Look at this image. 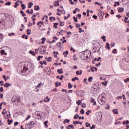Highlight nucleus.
<instances>
[{"mask_svg":"<svg viewBox=\"0 0 129 129\" xmlns=\"http://www.w3.org/2000/svg\"><path fill=\"white\" fill-rule=\"evenodd\" d=\"M80 53H82L81 55V58L82 60H88L90 58V56H91V51L88 49Z\"/></svg>","mask_w":129,"mask_h":129,"instance_id":"f257e3e1","label":"nucleus"},{"mask_svg":"<svg viewBox=\"0 0 129 129\" xmlns=\"http://www.w3.org/2000/svg\"><path fill=\"white\" fill-rule=\"evenodd\" d=\"M92 51L94 53H95V52L99 53V51H100V44H99V42H97L94 44Z\"/></svg>","mask_w":129,"mask_h":129,"instance_id":"f03ea898","label":"nucleus"},{"mask_svg":"<svg viewBox=\"0 0 129 129\" xmlns=\"http://www.w3.org/2000/svg\"><path fill=\"white\" fill-rule=\"evenodd\" d=\"M98 102H99V104H101V105L104 104L105 102V98L104 97V96H103L102 94L100 95L98 98Z\"/></svg>","mask_w":129,"mask_h":129,"instance_id":"7ed1b4c3","label":"nucleus"},{"mask_svg":"<svg viewBox=\"0 0 129 129\" xmlns=\"http://www.w3.org/2000/svg\"><path fill=\"white\" fill-rule=\"evenodd\" d=\"M38 50H39L40 53L44 54L46 52V47L45 46H39L38 47Z\"/></svg>","mask_w":129,"mask_h":129,"instance_id":"20e7f679","label":"nucleus"},{"mask_svg":"<svg viewBox=\"0 0 129 129\" xmlns=\"http://www.w3.org/2000/svg\"><path fill=\"white\" fill-rule=\"evenodd\" d=\"M5 113L6 114V116H4L5 119H7V118H10V117H11V113L10 111H5Z\"/></svg>","mask_w":129,"mask_h":129,"instance_id":"39448f33","label":"nucleus"},{"mask_svg":"<svg viewBox=\"0 0 129 129\" xmlns=\"http://www.w3.org/2000/svg\"><path fill=\"white\" fill-rule=\"evenodd\" d=\"M98 118L100 119V120H102V113L101 112H99L98 113V116H97Z\"/></svg>","mask_w":129,"mask_h":129,"instance_id":"423d86ee","label":"nucleus"},{"mask_svg":"<svg viewBox=\"0 0 129 129\" xmlns=\"http://www.w3.org/2000/svg\"><path fill=\"white\" fill-rule=\"evenodd\" d=\"M25 126L26 129H27V128L30 129V128H32V127H33V126H34L32 125H30L29 124H26Z\"/></svg>","mask_w":129,"mask_h":129,"instance_id":"0eeeda50","label":"nucleus"},{"mask_svg":"<svg viewBox=\"0 0 129 129\" xmlns=\"http://www.w3.org/2000/svg\"><path fill=\"white\" fill-rule=\"evenodd\" d=\"M56 46L59 49H62V42H59L56 43Z\"/></svg>","mask_w":129,"mask_h":129,"instance_id":"6e6552de","label":"nucleus"},{"mask_svg":"<svg viewBox=\"0 0 129 129\" xmlns=\"http://www.w3.org/2000/svg\"><path fill=\"white\" fill-rule=\"evenodd\" d=\"M0 53L1 55H8V53H7V52H6V51L4 49L1 50L0 51Z\"/></svg>","mask_w":129,"mask_h":129,"instance_id":"1a4fd4ad","label":"nucleus"},{"mask_svg":"<svg viewBox=\"0 0 129 129\" xmlns=\"http://www.w3.org/2000/svg\"><path fill=\"white\" fill-rule=\"evenodd\" d=\"M45 60H46V61H47L48 62H52V57H46Z\"/></svg>","mask_w":129,"mask_h":129,"instance_id":"9d476101","label":"nucleus"},{"mask_svg":"<svg viewBox=\"0 0 129 129\" xmlns=\"http://www.w3.org/2000/svg\"><path fill=\"white\" fill-rule=\"evenodd\" d=\"M124 11V8H118V13H122Z\"/></svg>","mask_w":129,"mask_h":129,"instance_id":"9b49d317","label":"nucleus"},{"mask_svg":"<svg viewBox=\"0 0 129 129\" xmlns=\"http://www.w3.org/2000/svg\"><path fill=\"white\" fill-rule=\"evenodd\" d=\"M57 72L58 73H59V74H63V69H58L57 70Z\"/></svg>","mask_w":129,"mask_h":129,"instance_id":"f8f14e48","label":"nucleus"},{"mask_svg":"<svg viewBox=\"0 0 129 129\" xmlns=\"http://www.w3.org/2000/svg\"><path fill=\"white\" fill-rule=\"evenodd\" d=\"M10 86H12V84L6 83L4 85V87H7V88H8V87H10Z\"/></svg>","mask_w":129,"mask_h":129,"instance_id":"ddd939ff","label":"nucleus"},{"mask_svg":"<svg viewBox=\"0 0 129 129\" xmlns=\"http://www.w3.org/2000/svg\"><path fill=\"white\" fill-rule=\"evenodd\" d=\"M69 122H70V119H65L64 120H63V123H64V124L66 123H69Z\"/></svg>","mask_w":129,"mask_h":129,"instance_id":"4468645a","label":"nucleus"},{"mask_svg":"<svg viewBox=\"0 0 129 129\" xmlns=\"http://www.w3.org/2000/svg\"><path fill=\"white\" fill-rule=\"evenodd\" d=\"M104 15V13H103V12H99L98 14V17H103V16Z\"/></svg>","mask_w":129,"mask_h":129,"instance_id":"2eb2a0df","label":"nucleus"},{"mask_svg":"<svg viewBox=\"0 0 129 129\" xmlns=\"http://www.w3.org/2000/svg\"><path fill=\"white\" fill-rule=\"evenodd\" d=\"M34 10L35 11H40V7L39 6H35Z\"/></svg>","mask_w":129,"mask_h":129,"instance_id":"dca6fc26","label":"nucleus"},{"mask_svg":"<svg viewBox=\"0 0 129 129\" xmlns=\"http://www.w3.org/2000/svg\"><path fill=\"white\" fill-rule=\"evenodd\" d=\"M105 48L108 49V50H110V45L108 43V42H107L106 43V47H105Z\"/></svg>","mask_w":129,"mask_h":129,"instance_id":"f3484780","label":"nucleus"},{"mask_svg":"<svg viewBox=\"0 0 129 129\" xmlns=\"http://www.w3.org/2000/svg\"><path fill=\"white\" fill-rule=\"evenodd\" d=\"M76 73L77 75H81V74H82V71L80 70V71H76Z\"/></svg>","mask_w":129,"mask_h":129,"instance_id":"a211bd4d","label":"nucleus"},{"mask_svg":"<svg viewBox=\"0 0 129 129\" xmlns=\"http://www.w3.org/2000/svg\"><path fill=\"white\" fill-rule=\"evenodd\" d=\"M49 20L50 22H53V21H56V18L54 17H49Z\"/></svg>","mask_w":129,"mask_h":129,"instance_id":"6ab92c4d","label":"nucleus"},{"mask_svg":"<svg viewBox=\"0 0 129 129\" xmlns=\"http://www.w3.org/2000/svg\"><path fill=\"white\" fill-rule=\"evenodd\" d=\"M69 54V52H68V50H66V51H64L63 52V55H64V57H67V55Z\"/></svg>","mask_w":129,"mask_h":129,"instance_id":"aec40b11","label":"nucleus"},{"mask_svg":"<svg viewBox=\"0 0 129 129\" xmlns=\"http://www.w3.org/2000/svg\"><path fill=\"white\" fill-rule=\"evenodd\" d=\"M33 2H30L28 4V6L29 9H31L32 8V6H33Z\"/></svg>","mask_w":129,"mask_h":129,"instance_id":"412c9836","label":"nucleus"},{"mask_svg":"<svg viewBox=\"0 0 129 129\" xmlns=\"http://www.w3.org/2000/svg\"><path fill=\"white\" fill-rule=\"evenodd\" d=\"M48 101H50V98L49 97L47 96L45 99H44V102H48Z\"/></svg>","mask_w":129,"mask_h":129,"instance_id":"4be33fe9","label":"nucleus"},{"mask_svg":"<svg viewBox=\"0 0 129 129\" xmlns=\"http://www.w3.org/2000/svg\"><path fill=\"white\" fill-rule=\"evenodd\" d=\"M29 54H31L33 56H35L36 55V54L35 53V52L32 50H30Z\"/></svg>","mask_w":129,"mask_h":129,"instance_id":"5701e85b","label":"nucleus"},{"mask_svg":"<svg viewBox=\"0 0 129 129\" xmlns=\"http://www.w3.org/2000/svg\"><path fill=\"white\" fill-rule=\"evenodd\" d=\"M92 80H93V78H92V77H89L88 79V81H89V82H92Z\"/></svg>","mask_w":129,"mask_h":129,"instance_id":"b1692460","label":"nucleus"},{"mask_svg":"<svg viewBox=\"0 0 129 129\" xmlns=\"http://www.w3.org/2000/svg\"><path fill=\"white\" fill-rule=\"evenodd\" d=\"M113 112L114 114H118V111L116 109H113Z\"/></svg>","mask_w":129,"mask_h":129,"instance_id":"393cba45","label":"nucleus"},{"mask_svg":"<svg viewBox=\"0 0 129 129\" xmlns=\"http://www.w3.org/2000/svg\"><path fill=\"white\" fill-rule=\"evenodd\" d=\"M59 6H60V5L59 4V2L58 1L55 2V4H54V6L59 7Z\"/></svg>","mask_w":129,"mask_h":129,"instance_id":"a878e982","label":"nucleus"},{"mask_svg":"<svg viewBox=\"0 0 129 129\" xmlns=\"http://www.w3.org/2000/svg\"><path fill=\"white\" fill-rule=\"evenodd\" d=\"M76 103L78 105H80L82 103V101L81 100H79L76 102Z\"/></svg>","mask_w":129,"mask_h":129,"instance_id":"bb28decb","label":"nucleus"},{"mask_svg":"<svg viewBox=\"0 0 129 129\" xmlns=\"http://www.w3.org/2000/svg\"><path fill=\"white\" fill-rule=\"evenodd\" d=\"M121 124V121H119L117 122V120H116V122L114 123V124L115 125H117V124Z\"/></svg>","mask_w":129,"mask_h":129,"instance_id":"cd10ccee","label":"nucleus"},{"mask_svg":"<svg viewBox=\"0 0 129 129\" xmlns=\"http://www.w3.org/2000/svg\"><path fill=\"white\" fill-rule=\"evenodd\" d=\"M75 80H79V78H78L77 77H75L72 79V81H73V82H74V81H75Z\"/></svg>","mask_w":129,"mask_h":129,"instance_id":"c85d7f7f","label":"nucleus"},{"mask_svg":"<svg viewBox=\"0 0 129 129\" xmlns=\"http://www.w3.org/2000/svg\"><path fill=\"white\" fill-rule=\"evenodd\" d=\"M68 87H69V89H71V88H72L73 87V86L72 85H71V83H69Z\"/></svg>","mask_w":129,"mask_h":129,"instance_id":"c756f323","label":"nucleus"},{"mask_svg":"<svg viewBox=\"0 0 129 129\" xmlns=\"http://www.w3.org/2000/svg\"><path fill=\"white\" fill-rule=\"evenodd\" d=\"M11 5H12V3H11L10 1H8L5 3V6H11Z\"/></svg>","mask_w":129,"mask_h":129,"instance_id":"7c9ffc66","label":"nucleus"},{"mask_svg":"<svg viewBox=\"0 0 129 129\" xmlns=\"http://www.w3.org/2000/svg\"><path fill=\"white\" fill-rule=\"evenodd\" d=\"M31 29H28L27 30V35H31Z\"/></svg>","mask_w":129,"mask_h":129,"instance_id":"2f4dec72","label":"nucleus"},{"mask_svg":"<svg viewBox=\"0 0 129 129\" xmlns=\"http://www.w3.org/2000/svg\"><path fill=\"white\" fill-rule=\"evenodd\" d=\"M85 125L86 127H90V123H88V122H86Z\"/></svg>","mask_w":129,"mask_h":129,"instance_id":"473e14b6","label":"nucleus"},{"mask_svg":"<svg viewBox=\"0 0 129 129\" xmlns=\"http://www.w3.org/2000/svg\"><path fill=\"white\" fill-rule=\"evenodd\" d=\"M20 14H22V17H26V14L24 13V11H21Z\"/></svg>","mask_w":129,"mask_h":129,"instance_id":"72a5a7b5","label":"nucleus"},{"mask_svg":"<svg viewBox=\"0 0 129 129\" xmlns=\"http://www.w3.org/2000/svg\"><path fill=\"white\" fill-rule=\"evenodd\" d=\"M47 123H48V121H45L44 122V125H45V127H48Z\"/></svg>","mask_w":129,"mask_h":129,"instance_id":"f704fd0d","label":"nucleus"},{"mask_svg":"<svg viewBox=\"0 0 129 129\" xmlns=\"http://www.w3.org/2000/svg\"><path fill=\"white\" fill-rule=\"evenodd\" d=\"M82 107L83 108H85V107H86V104H85V103H83L82 104Z\"/></svg>","mask_w":129,"mask_h":129,"instance_id":"c9c22d12","label":"nucleus"},{"mask_svg":"<svg viewBox=\"0 0 129 129\" xmlns=\"http://www.w3.org/2000/svg\"><path fill=\"white\" fill-rule=\"evenodd\" d=\"M68 127L71 128L72 129H74V126H73V125H69L67 127V128H68Z\"/></svg>","mask_w":129,"mask_h":129,"instance_id":"e433bc0d","label":"nucleus"},{"mask_svg":"<svg viewBox=\"0 0 129 129\" xmlns=\"http://www.w3.org/2000/svg\"><path fill=\"white\" fill-rule=\"evenodd\" d=\"M21 7L22 10H25V9H26V5H25V4H21Z\"/></svg>","mask_w":129,"mask_h":129,"instance_id":"4c0bfd02","label":"nucleus"},{"mask_svg":"<svg viewBox=\"0 0 129 129\" xmlns=\"http://www.w3.org/2000/svg\"><path fill=\"white\" fill-rule=\"evenodd\" d=\"M78 117H79V115H78V114H76L75 116H74V118L75 119H77V118H78Z\"/></svg>","mask_w":129,"mask_h":129,"instance_id":"58836bf2","label":"nucleus"},{"mask_svg":"<svg viewBox=\"0 0 129 129\" xmlns=\"http://www.w3.org/2000/svg\"><path fill=\"white\" fill-rule=\"evenodd\" d=\"M73 19H74V22H75V23H77V22H78V20H77V18H75V16H74L73 17Z\"/></svg>","mask_w":129,"mask_h":129,"instance_id":"ea45409f","label":"nucleus"},{"mask_svg":"<svg viewBox=\"0 0 129 129\" xmlns=\"http://www.w3.org/2000/svg\"><path fill=\"white\" fill-rule=\"evenodd\" d=\"M105 82H102V85H104V86H106V85H107V81H106ZM105 83H106V84H105Z\"/></svg>","mask_w":129,"mask_h":129,"instance_id":"a19ab883","label":"nucleus"},{"mask_svg":"<svg viewBox=\"0 0 129 129\" xmlns=\"http://www.w3.org/2000/svg\"><path fill=\"white\" fill-rule=\"evenodd\" d=\"M80 112H81V114H84V113H85V111H84V109H82L81 110Z\"/></svg>","mask_w":129,"mask_h":129,"instance_id":"79ce46f5","label":"nucleus"},{"mask_svg":"<svg viewBox=\"0 0 129 129\" xmlns=\"http://www.w3.org/2000/svg\"><path fill=\"white\" fill-rule=\"evenodd\" d=\"M82 32H84V31L82 30V28H79V33H82Z\"/></svg>","mask_w":129,"mask_h":129,"instance_id":"37998d69","label":"nucleus"},{"mask_svg":"<svg viewBox=\"0 0 129 129\" xmlns=\"http://www.w3.org/2000/svg\"><path fill=\"white\" fill-rule=\"evenodd\" d=\"M110 46L111 48H112L113 47H114V46H115V43L114 42H111L110 44Z\"/></svg>","mask_w":129,"mask_h":129,"instance_id":"c03bdc74","label":"nucleus"},{"mask_svg":"<svg viewBox=\"0 0 129 129\" xmlns=\"http://www.w3.org/2000/svg\"><path fill=\"white\" fill-rule=\"evenodd\" d=\"M59 23H60L59 26H60V27L64 26V22H61V21H59Z\"/></svg>","mask_w":129,"mask_h":129,"instance_id":"a18cd8bd","label":"nucleus"},{"mask_svg":"<svg viewBox=\"0 0 129 129\" xmlns=\"http://www.w3.org/2000/svg\"><path fill=\"white\" fill-rule=\"evenodd\" d=\"M41 58H43V56L39 55L37 57V60L40 61L41 60Z\"/></svg>","mask_w":129,"mask_h":129,"instance_id":"49530a36","label":"nucleus"},{"mask_svg":"<svg viewBox=\"0 0 129 129\" xmlns=\"http://www.w3.org/2000/svg\"><path fill=\"white\" fill-rule=\"evenodd\" d=\"M106 38L105 36H102V39L104 42H106V39H105Z\"/></svg>","mask_w":129,"mask_h":129,"instance_id":"de8ad7c7","label":"nucleus"},{"mask_svg":"<svg viewBox=\"0 0 129 129\" xmlns=\"http://www.w3.org/2000/svg\"><path fill=\"white\" fill-rule=\"evenodd\" d=\"M90 112H91V110H88L87 112H86V114H87V115H89V113H90Z\"/></svg>","mask_w":129,"mask_h":129,"instance_id":"09e8293b","label":"nucleus"},{"mask_svg":"<svg viewBox=\"0 0 129 129\" xmlns=\"http://www.w3.org/2000/svg\"><path fill=\"white\" fill-rule=\"evenodd\" d=\"M124 82L125 83H127V82H129V78H127L126 79H124Z\"/></svg>","mask_w":129,"mask_h":129,"instance_id":"8fccbe9b","label":"nucleus"},{"mask_svg":"<svg viewBox=\"0 0 129 129\" xmlns=\"http://www.w3.org/2000/svg\"><path fill=\"white\" fill-rule=\"evenodd\" d=\"M2 41H3V34L0 33V42H2Z\"/></svg>","mask_w":129,"mask_h":129,"instance_id":"3c124183","label":"nucleus"},{"mask_svg":"<svg viewBox=\"0 0 129 129\" xmlns=\"http://www.w3.org/2000/svg\"><path fill=\"white\" fill-rule=\"evenodd\" d=\"M3 78H4L5 81H7V80H8V79H7V77L6 76V75H3Z\"/></svg>","mask_w":129,"mask_h":129,"instance_id":"603ef678","label":"nucleus"},{"mask_svg":"<svg viewBox=\"0 0 129 129\" xmlns=\"http://www.w3.org/2000/svg\"><path fill=\"white\" fill-rule=\"evenodd\" d=\"M100 59H101V57H99L98 58H95V61H98L100 60Z\"/></svg>","mask_w":129,"mask_h":129,"instance_id":"864d4df0","label":"nucleus"},{"mask_svg":"<svg viewBox=\"0 0 129 129\" xmlns=\"http://www.w3.org/2000/svg\"><path fill=\"white\" fill-rule=\"evenodd\" d=\"M73 124H78L79 123V122L78 121H75L73 122Z\"/></svg>","mask_w":129,"mask_h":129,"instance_id":"5fc2aeb1","label":"nucleus"},{"mask_svg":"<svg viewBox=\"0 0 129 129\" xmlns=\"http://www.w3.org/2000/svg\"><path fill=\"white\" fill-rule=\"evenodd\" d=\"M8 124H11V123H12V122L13 121V120H10L9 119H8Z\"/></svg>","mask_w":129,"mask_h":129,"instance_id":"6e6d98bb","label":"nucleus"},{"mask_svg":"<svg viewBox=\"0 0 129 129\" xmlns=\"http://www.w3.org/2000/svg\"><path fill=\"white\" fill-rule=\"evenodd\" d=\"M47 72H48L47 75H50V74H51V69H50V68H49V70Z\"/></svg>","mask_w":129,"mask_h":129,"instance_id":"4d7b16f0","label":"nucleus"},{"mask_svg":"<svg viewBox=\"0 0 129 129\" xmlns=\"http://www.w3.org/2000/svg\"><path fill=\"white\" fill-rule=\"evenodd\" d=\"M73 57H74V60L76 61V60H77V58L76 57V54H74Z\"/></svg>","mask_w":129,"mask_h":129,"instance_id":"13d9d810","label":"nucleus"},{"mask_svg":"<svg viewBox=\"0 0 129 129\" xmlns=\"http://www.w3.org/2000/svg\"><path fill=\"white\" fill-rule=\"evenodd\" d=\"M28 124H29V125H32V124L34 125V124H35V122H34V121H31Z\"/></svg>","mask_w":129,"mask_h":129,"instance_id":"bf43d9fd","label":"nucleus"},{"mask_svg":"<svg viewBox=\"0 0 129 129\" xmlns=\"http://www.w3.org/2000/svg\"><path fill=\"white\" fill-rule=\"evenodd\" d=\"M112 53L113 54H116V49H114L113 50H112Z\"/></svg>","mask_w":129,"mask_h":129,"instance_id":"052dcab7","label":"nucleus"},{"mask_svg":"<svg viewBox=\"0 0 129 129\" xmlns=\"http://www.w3.org/2000/svg\"><path fill=\"white\" fill-rule=\"evenodd\" d=\"M4 92V88L3 87H0V92Z\"/></svg>","mask_w":129,"mask_h":129,"instance_id":"680f3d73","label":"nucleus"},{"mask_svg":"<svg viewBox=\"0 0 129 129\" xmlns=\"http://www.w3.org/2000/svg\"><path fill=\"white\" fill-rule=\"evenodd\" d=\"M60 13L61 14H62V15H65V14L66 13V12H65V11L63 10H60Z\"/></svg>","mask_w":129,"mask_h":129,"instance_id":"e2e57ef3","label":"nucleus"},{"mask_svg":"<svg viewBox=\"0 0 129 129\" xmlns=\"http://www.w3.org/2000/svg\"><path fill=\"white\" fill-rule=\"evenodd\" d=\"M43 39H44V41L41 42V44H44L45 43V41H46V38H45L43 37L42 38V40H43Z\"/></svg>","mask_w":129,"mask_h":129,"instance_id":"0e129e2a","label":"nucleus"},{"mask_svg":"<svg viewBox=\"0 0 129 129\" xmlns=\"http://www.w3.org/2000/svg\"><path fill=\"white\" fill-rule=\"evenodd\" d=\"M0 84H1V86H4V81H1Z\"/></svg>","mask_w":129,"mask_h":129,"instance_id":"69168bd1","label":"nucleus"},{"mask_svg":"<svg viewBox=\"0 0 129 129\" xmlns=\"http://www.w3.org/2000/svg\"><path fill=\"white\" fill-rule=\"evenodd\" d=\"M76 28H79L80 27H81V25L80 24H76Z\"/></svg>","mask_w":129,"mask_h":129,"instance_id":"338daca9","label":"nucleus"},{"mask_svg":"<svg viewBox=\"0 0 129 129\" xmlns=\"http://www.w3.org/2000/svg\"><path fill=\"white\" fill-rule=\"evenodd\" d=\"M95 128V126H94V124H93L92 126L90 127V129H94Z\"/></svg>","mask_w":129,"mask_h":129,"instance_id":"774afa93","label":"nucleus"}]
</instances>
